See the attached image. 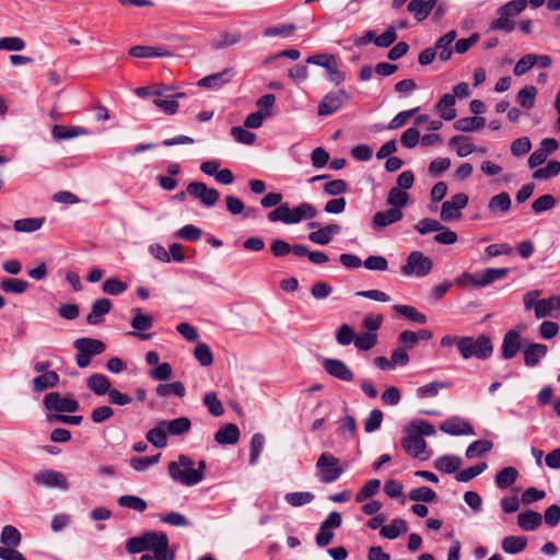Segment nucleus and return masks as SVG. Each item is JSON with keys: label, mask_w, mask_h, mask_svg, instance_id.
<instances>
[{"label": "nucleus", "mask_w": 560, "mask_h": 560, "mask_svg": "<svg viewBox=\"0 0 560 560\" xmlns=\"http://www.w3.org/2000/svg\"><path fill=\"white\" fill-rule=\"evenodd\" d=\"M145 551L154 553V560H175V551L168 547V537L164 532H143Z\"/></svg>", "instance_id": "4"}, {"label": "nucleus", "mask_w": 560, "mask_h": 560, "mask_svg": "<svg viewBox=\"0 0 560 560\" xmlns=\"http://www.w3.org/2000/svg\"><path fill=\"white\" fill-rule=\"evenodd\" d=\"M377 343V335L375 332H361L355 336L354 346L361 351H368Z\"/></svg>", "instance_id": "59"}, {"label": "nucleus", "mask_w": 560, "mask_h": 560, "mask_svg": "<svg viewBox=\"0 0 560 560\" xmlns=\"http://www.w3.org/2000/svg\"><path fill=\"white\" fill-rule=\"evenodd\" d=\"M323 368L325 372L342 382H351L354 378V374L351 369L339 359L326 358L323 360Z\"/></svg>", "instance_id": "17"}, {"label": "nucleus", "mask_w": 560, "mask_h": 560, "mask_svg": "<svg viewBox=\"0 0 560 560\" xmlns=\"http://www.w3.org/2000/svg\"><path fill=\"white\" fill-rule=\"evenodd\" d=\"M306 63L323 67L327 71V78L336 85L345 81L346 74L339 70L337 57L330 54H315L306 59Z\"/></svg>", "instance_id": "7"}, {"label": "nucleus", "mask_w": 560, "mask_h": 560, "mask_svg": "<svg viewBox=\"0 0 560 560\" xmlns=\"http://www.w3.org/2000/svg\"><path fill=\"white\" fill-rule=\"evenodd\" d=\"M456 31L452 30L436 40L433 48L436 49V55L440 58V60L447 61L448 59H451L453 54L451 46L453 42L456 39Z\"/></svg>", "instance_id": "24"}, {"label": "nucleus", "mask_w": 560, "mask_h": 560, "mask_svg": "<svg viewBox=\"0 0 560 560\" xmlns=\"http://www.w3.org/2000/svg\"><path fill=\"white\" fill-rule=\"evenodd\" d=\"M44 405L47 410L55 412L72 413L79 409V404L74 398L62 396L57 392L47 394L44 398Z\"/></svg>", "instance_id": "11"}, {"label": "nucleus", "mask_w": 560, "mask_h": 560, "mask_svg": "<svg viewBox=\"0 0 560 560\" xmlns=\"http://www.w3.org/2000/svg\"><path fill=\"white\" fill-rule=\"evenodd\" d=\"M112 308V302L108 299L102 298L93 302L91 312L86 316V322L90 325H97L102 322V317L107 314Z\"/></svg>", "instance_id": "27"}, {"label": "nucleus", "mask_w": 560, "mask_h": 560, "mask_svg": "<svg viewBox=\"0 0 560 560\" xmlns=\"http://www.w3.org/2000/svg\"><path fill=\"white\" fill-rule=\"evenodd\" d=\"M536 95L537 89L534 85H526L518 91L516 95V101L522 107L530 109L535 104Z\"/></svg>", "instance_id": "51"}, {"label": "nucleus", "mask_w": 560, "mask_h": 560, "mask_svg": "<svg viewBox=\"0 0 560 560\" xmlns=\"http://www.w3.org/2000/svg\"><path fill=\"white\" fill-rule=\"evenodd\" d=\"M485 124L486 119L483 117H464L457 119L453 127L455 130L469 132L482 128Z\"/></svg>", "instance_id": "39"}, {"label": "nucleus", "mask_w": 560, "mask_h": 560, "mask_svg": "<svg viewBox=\"0 0 560 560\" xmlns=\"http://www.w3.org/2000/svg\"><path fill=\"white\" fill-rule=\"evenodd\" d=\"M314 498L315 495L308 491L289 492L284 497L287 503H289L291 506H302L308 504L314 500Z\"/></svg>", "instance_id": "61"}, {"label": "nucleus", "mask_w": 560, "mask_h": 560, "mask_svg": "<svg viewBox=\"0 0 560 560\" xmlns=\"http://www.w3.org/2000/svg\"><path fill=\"white\" fill-rule=\"evenodd\" d=\"M408 498L415 502H433L436 499V493L431 488L422 486L410 490Z\"/></svg>", "instance_id": "53"}, {"label": "nucleus", "mask_w": 560, "mask_h": 560, "mask_svg": "<svg viewBox=\"0 0 560 560\" xmlns=\"http://www.w3.org/2000/svg\"><path fill=\"white\" fill-rule=\"evenodd\" d=\"M511 197L506 191H502L490 198L488 210L493 217L506 214L511 209Z\"/></svg>", "instance_id": "22"}, {"label": "nucleus", "mask_w": 560, "mask_h": 560, "mask_svg": "<svg viewBox=\"0 0 560 560\" xmlns=\"http://www.w3.org/2000/svg\"><path fill=\"white\" fill-rule=\"evenodd\" d=\"M340 226L338 224H328L317 231H313L308 234V240L317 245H327L332 240L334 235L340 233Z\"/></svg>", "instance_id": "25"}, {"label": "nucleus", "mask_w": 560, "mask_h": 560, "mask_svg": "<svg viewBox=\"0 0 560 560\" xmlns=\"http://www.w3.org/2000/svg\"><path fill=\"white\" fill-rule=\"evenodd\" d=\"M404 214L400 209L389 208L384 211H377L372 219L373 229H384L402 219Z\"/></svg>", "instance_id": "20"}, {"label": "nucleus", "mask_w": 560, "mask_h": 560, "mask_svg": "<svg viewBox=\"0 0 560 560\" xmlns=\"http://www.w3.org/2000/svg\"><path fill=\"white\" fill-rule=\"evenodd\" d=\"M493 352V345L489 336L479 335L476 339L464 337L460 347V354L465 360L472 357L479 360H487Z\"/></svg>", "instance_id": "3"}, {"label": "nucleus", "mask_w": 560, "mask_h": 560, "mask_svg": "<svg viewBox=\"0 0 560 560\" xmlns=\"http://www.w3.org/2000/svg\"><path fill=\"white\" fill-rule=\"evenodd\" d=\"M542 522V517L540 513L527 510L517 515V525L526 532H532L537 529Z\"/></svg>", "instance_id": "30"}, {"label": "nucleus", "mask_w": 560, "mask_h": 560, "mask_svg": "<svg viewBox=\"0 0 560 560\" xmlns=\"http://www.w3.org/2000/svg\"><path fill=\"white\" fill-rule=\"evenodd\" d=\"M73 347L77 349L75 363L81 369L89 366L91 359L103 353L106 349L103 341L88 337L74 340Z\"/></svg>", "instance_id": "5"}, {"label": "nucleus", "mask_w": 560, "mask_h": 560, "mask_svg": "<svg viewBox=\"0 0 560 560\" xmlns=\"http://www.w3.org/2000/svg\"><path fill=\"white\" fill-rule=\"evenodd\" d=\"M350 95L343 90L326 94L318 104V115L328 116L337 112Z\"/></svg>", "instance_id": "14"}, {"label": "nucleus", "mask_w": 560, "mask_h": 560, "mask_svg": "<svg viewBox=\"0 0 560 560\" xmlns=\"http://www.w3.org/2000/svg\"><path fill=\"white\" fill-rule=\"evenodd\" d=\"M2 547H18L22 541L19 529L12 525H5L0 535Z\"/></svg>", "instance_id": "41"}, {"label": "nucleus", "mask_w": 560, "mask_h": 560, "mask_svg": "<svg viewBox=\"0 0 560 560\" xmlns=\"http://www.w3.org/2000/svg\"><path fill=\"white\" fill-rule=\"evenodd\" d=\"M317 477L324 483L336 481L343 472L339 459L330 453H323L316 462Z\"/></svg>", "instance_id": "6"}, {"label": "nucleus", "mask_w": 560, "mask_h": 560, "mask_svg": "<svg viewBox=\"0 0 560 560\" xmlns=\"http://www.w3.org/2000/svg\"><path fill=\"white\" fill-rule=\"evenodd\" d=\"M187 194L194 199H198L208 208L213 207L220 198V192L215 188H209L201 182H191L188 184Z\"/></svg>", "instance_id": "12"}, {"label": "nucleus", "mask_w": 560, "mask_h": 560, "mask_svg": "<svg viewBox=\"0 0 560 560\" xmlns=\"http://www.w3.org/2000/svg\"><path fill=\"white\" fill-rule=\"evenodd\" d=\"M488 465L485 462H480L471 467L457 471L455 479L458 482H468L476 478L487 469Z\"/></svg>", "instance_id": "50"}, {"label": "nucleus", "mask_w": 560, "mask_h": 560, "mask_svg": "<svg viewBox=\"0 0 560 560\" xmlns=\"http://www.w3.org/2000/svg\"><path fill=\"white\" fill-rule=\"evenodd\" d=\"M509 271V268H487L480 272L470 273L469 285L475 289L487 287L505 278Z\"/></svg>", "instance_id": "13"}, {"label": "nucleus", "mask_w": 560, "mask_h": 560, "mask_svg": "<svg viewBox=\"0 0 560 560\" xmlns=\"http://www.w3.org/2000/svg\"><path fill=\"white\" fill-rule=\"evenodd\" d=\"M407 529V524L401 518H395L390 524L382 526L380 534L388 539H396L401 532Z\"/></svg>", "instance_id": "47"}, {"label": "nucleus", "mask_w": 560, "mask_h": 560, "mask_svg": "<svg viewBox=\"0 0 560 560\" xmlns=\"http://www.w3.org/2000/svg\"><path fill=\"white\" fill-rule=\"evenodd\" d=\"M560 173V162L550 161L545 167L538 168L533 173V177L539 180H546L557 176Z\"/></svg>", "instance_id": "58"}, {"label": "nucleus", "mask_w": 560, "mask_h": 560, "mask_svg": "<svg viewBox=\"0 0 560 560\" xmlns=\"http://www.w3.org/2000/svg\"><path fill=\"white\" fill-rule=\"evenodd\" d=\"M517 477V469L509 466L498 471L494 480L498 488L506 489L516 481Z\"/></svg>", "instance_id": "40"}, {"label": "nucleus", "mask_w": 560, "mask_h": 560, "mask_svg": "<svg viewBox=\"0 0 560 560\" xmlns=\"http://www.w3.org/2000/svg\"><path fill=\"white\" fill-rule=\"evenodd\" d=\"M156 394L160 397L177 396L184 397L186 394L185 386L182 382L176 381L166 384H159L156 386Z\"/></svg>", "instance_id": "42"}, {"label": "nucleus", "mask_w": 560, "mask_h": 560, "mask_svg": "<svg viewBox=\"0 0 560 560\" xmlns=\"http://www.w3.org/2000/svg\"><path fill=\"white\" fill-rule=\"evenodd\" d=\"M440 430L451 435H474L470 422H440Z\"/></svg>", "instance_id": "31"}, {"label": "nucleus", "mask_w": 560, "mask_h": 560, "mask_svg": "<svg viewBox=\"0 0 560 560\" xmlns=\"http://www.w3.org/2000/svg\"><path fill=\"white\" fill-rule=\"evenodd\" d=\"M147 440L153 446L162 448L167 444V431L161 427L153 428L148 431Z\"/></svg>", "instance_id": "62"}, {"label": "nucleus", "mask_w": 560, "mask_h": 560, "mask_svg": "<svg viewBox=\"0 0 560 560\" xmlns=\"http://www.w3.org/2000/svg\"><path fill=\"white\" fill-rule=\"evenodd\" d=\"M195 359L202 366H210L213 363V353L207 343L200 342L194 350Z\"/></svg>", "instance_id": "57"}, {"label": "nucleus", "mask_w": 560, "mask_h": 560, "mask_svg": "<svg viewBox=\"0 0 560 560\" xmlns=\"http://www.w3.org/2000/svg\"><path fill=\"white\" fill-rule=\"evenodd\" d=\"M202 402L212 417L217 418V417H221L223 415V412H224L223 405L218 399V396L214 392L206 393L202 398Z\"/></svg>", "instance_id": "49"}, {"label": "nucleus", "mask_w": 560, "mask_h": 560, "mask_svg": "<svg viewBox=\"0 0 560 560\" xmlns=\"http://www.w3.org/2000/svg\"><path fill=\"white\" fill-rule=\"evenodd\" d=\"M214 440L221 445H234L240 440V430L234 423L228 422L217 431Z\"/></svg>", "instance_id": "23"}, {"label": "nucleus", "mask_w": 560, "mask_h": 560, "mask_svg": "<svg viewBox=\"0 0 560 560\" xmlns=\"http://www.w3.org/2000/svg\"><path fill=\"white\" fill-rule=\"evenodd\" d=\"M317 214L315 207L303 202L293 209L289 208V224H296L306 219H313Z\"/></svg>", "instance_id": "28"}, {"label": "nucleus", "mask_w": 560, "mask_h": 560, "mask_svg": "<svg viewBox=\"0 0 560 560\" xmlns=\"http://www.w3.org/2000/svg\"><path fill=\"white\" fill-rule=\"evenodd\" d=\"M85 129L82 127H67V126H60L56 125L52 128V137L56 140H68L75 138L78 136L84 135Z\"/></svg>", "instance_id": "46"}, {"label": "nucleus", "mask_w": 560, "mask_h": 560, "mask_svg": "<svg viewBox=\"0 0 560 560\" xmlns=\"http://www.w3.org/2000/svg\"><path fill=\"white\" fill-rule=\"evenodd\" d=\"M436 2L438 0H411L407 4V10L413 15L417 22H422L435 8Z\"/></svg>", "instance_id": "21"}, {"label": "nucleus", "mask_w": 560, "mask_h": 560, "mask_svg": "<svg viewBox=\"0 0 560 560\" xmlns=\"http://www.w3.org/2000/svg\"><path fill=\"white\" fill-rule=\"evenodd\" d=\"M409 200V196L406 191L401 190L398 187H393L387 195V203L392 206L394 209L404 208Z\"/></svg>", "instance_id": "52"}, {"label": "nucleus", "mask_w": 560, "mask_h": 560, "mask_svg": "<svg viewBox=\"0 0 560 560\" xmlns=\"http://www.w3.org/2000/svg\"><path fill=\"white\" fill-rule=\"evenodd\" d=\"M450 145L456 147V153L459 158H465L476 150L475 144L469 142V139L465 136H454L450 140Z\"/></svg>", "instance_id": "45"}, {"label": "nucleus", "mask_w": 560, "mask_h": 560, "mask_svg": "<svg viewBox=\"0 0 560 560\" xmlns=\"http://www.w3.org/2000/svg\"><path fill=\"white\" fill-rule=\"evenodd\" d=\"M45 223V218H25L14 221L13 228L20 233H32L38 231Z\"/></svg>", "instance_id": "37"}, {"label": "nucleus", "mask_w": 560, "mask_h": 560, "mask_svg": "<svg viewBox=\"0 0 560 560\" xmlns=\"http://www.w3.org/2000/svg\"><path fill=\"white\" fill-rule=\"evenodd\" d=\"M265 445V436L261 433H255L250 439L249 465L257 464L260 453Z\"/></svg>", "instance_id": "55"}, {"label": "nucleus", "mask_w": 560, "mask_h": 560, "mask_svg": "<svg viewBox=\"0 0 560 560\" xmlns=\"http://www.w3.org/2000/svg\"><path fill=\"white\" fill-rule=\"evenodd\" d=\"M404 432L406 436L401 440V446L412 457H420L425 452L427 442L408 425L405 427Z\"/></svg>", "instance_id": "16"}, {"label": "nucleus", "mask_w": 560, "mask_h": 560, "mask_svg": "<svg viewBox=\"0 0 560 560\" xmlns=\"http://www.w3.org/2000/svg\"><path fill=\"white\" fill-rule=\"evenodd\" d=\"M86 386L94 394L102 396L109 392L110 383L103 374H93L86 381Z\"/></svg>", "instance_id": "34"}, {"label": "nucleus", "mask_w": 560, "mask_h": 560, "mask_svg": "<svg viewBox=\"0 0 560 560\" xmlns=\"http://www.w3.org/2000/svg\"><path fill=\"white\" fill-rule=\"evenodd\" d=\"M548 348L542 343H530L524 350V362L527 366H536L547 354Z\"/></svg>", "instance_id": "29"}, {"label": "nucleus", "mask_w": 560, "mask_h": 560, "mask_svg": "<svg viewBox=\"0 0 560 560\" xmlns=\"http://www.w3.org/2000/svg\"><path fill=\"white\" fill-rule=\"evenodd\" d=\"M117 502L119 506L131 509L137 512H144L148 508V503L144 499L131 494L119 497Z\"/></svg>", "instance_id": "48"}, {"label": "nucleus", "mask_w": 560, "mask_h": 560, "mask_svg": "<svg viewBox=\"0 0 560 560\" xmlns=\"http://www.w3.org/2000/svg\"><path fill=\"white\" fill-rule=\"evenodd\" d=\"M413 229L421 235L429 234L431 232H438L443 229V224L431 218H423L415 224Z\"/></svg>", "instance_id": "60"}, {"label": "nucleus", "mask_w": 560, "mask_h": 560, "mask_svg": "<svg viewBox=\"0 0 560 560\" xmlns=\"http://www.w3.org/2000/svg\"><path fill=\"white\" fill-rule=\"evenodd\" d=\"M526 7V0H511L501 5L497 11L498 18L490 23V30L511 33L515 27V23L512 19L524 11Z\"/></svg>", "instance_id": "2"}, {"label": "nucleus", "mask_w": 560, "mask_h": 560, "mask_svg": "<svg viewBox=\"0 0 560 560\" xmlns=\"http://www.w3.org/2000/svg\"><path fill=\"white\" fill-rule=\"evenodd\" d=\"M30 284L20 278H4L0 282V290L5 293L22 294L27 291Z\"/></svg>", "instance_id": "36"}, {"label": "nucleus", "mask_w": 560, "mask_h": 560, "mask_svg": "<svg viewBox=\"0 0 560 560\" xmlns=\"http://www.w3.org/2000/svg\"><path fill=\"white\" fill-rule=\"evenodd\" d=\"M130 314V325L133 328V331H129L127 335L137 337L140 340L151 339L152 334H148L147 331L153 327L154 317L151 314L143 313L139 307L131 308Z\"/></svg>", "instance_id": "9"}, {"label": "nucleus", "mask_w": 560, "mask_h": 560, "mask_svg": "<svg viewBox=\"0 0 560 560\" xmlns=\"http://www.w3.org/2000/svg\"><path fill=\"white\" fill-rule=\"evenodd\" d=\"M33 479L38 486L60 488L62 490H67L69 488V483L65 475L52 469L39 470L34 474Z\"/></svg>", "instance_id": "15"}, {"label": "nucleus", "mask_w": 560, "mask_h": 560, "mask_svg": "<svg viewBox=\"0 0 560 560\" xmlns=\"http://www.w3.org/2000/svg\"><path fill=\"white\" fill-rule=\"evenodd\" d=\"M521 334L515 330H509L502 340L501 355L505 360L514 358L521 349Z\"/></svg>", "instance_id": "19"}, {"label": "nucleus", "mask_w": 560, "mask_h": 560, "mask_svg": "<svg viewBox=\"0 0 560 560\" xmlns=\"http://www.w3.org/2000/svg\"><path fill=\"white\" fill-rule=\"evenodd\" d=\"M25 46V40L19 36H7L0 38V50L21 51Z\"/></svg>", "instance_id": "63"}, {"label": "nucleus", "mask_w": 560, "mask_h": 560, "mask_svg": "<svg viewBox=\"0 0 560 560\" xmlns=\"http://www.w3.org/2000/svg\"><path fill=\"white\" fill-rule=\"evenodd\" d=\"M127 283L122 282L117 278H108L102 284L103 291L110 295H119L124 293L127 290Z\"/></svg>", "instance_id": "64"}, {"label": "nucleus", "mask_w": 560, "mask_h": 560, "mask_svg": "<svg viewBox=\"0 0 560 560\" xmlns=\"http://www.w3.org/2000/svg\"><path fill=\"white\" fill-rule=\"evenodd\" d=\"M293 254L298 257H307L315 265H324L329 258L323 252H311L307 246L303 244L293 245Z\"/></svg>", "instance_id": "33"}, {"label": "nucleus", "mask_w": 560, "mask_h": 560, "mask_svg": "<svg viewBox=\"0 0 560 560\" xmlns=\"http://www.w3.org/2000/svg\"><path fill=\"white\" fill-rule=\"evenodd\" d=\"M394 311L399 315L415 322L418 324H425L428 318L423 313L418 312V310L410 305H400L396 304L393 306Z\"/></svg>", "instance_id": "44"}, {"label": "nucleus", "mask_w": 560, "mask_h": 560, "mask_svg": "<svg viewBox=\"0 0 560 560\" xmlns=\"http://www.w3.org/2000/svg\"><path fill=\"white\" fill-rule=\"evenodd\" d=\"M456 101L455 95L450 93L444 94L435 105V109L440 117L444 120L455 119L457 112L455 108Z\"/></svg>", "instance_id": "26"}, {"label": "nucleus", "mask_w": 560, "mask_h": 560, "mask_svg": "<svg viewBox=\"0 0 560 560\" xmlns=\"http://www.w3.org/2000/svg\"><path fill=\"white\" fill-rule=\"evenodd\" d=\"M469 198L464 192L455 194L441 206L440 219L443 222L457 221L462 218V210L467 207Z\"/></svg>", "instance_id": "10"}, {"label": "nucleus", "mask_w": 560, "mask_h": 560, "mask_svg": "<svg viewBox=\"0 0 560 560\" xmlns=\"http://www.w3.org/2000/svg\"><path fill=\"white\" fill-rule=\"evenodd\" d=\"M381 487V481L378 479H370L366 481L363 487L357 492L355 494V501L357 502H364L369 498L376 494Z\"/></svg>", "instance_id": "56"}, {"label": "nucleus", "mask_w": 560, "mask_h": 560, "mask_svg": "<svg viewBox=\"0 0 560 560\" xmlns=\"http://www.w3.org/2000/svg\"><path fill=\"white\" fill-rule=\"evenodd\" d=\"M527 546V538L524 536H506L502 540L504 552L515 555L523 551Z\"/></svg>", "instance_id": "38"}, {"label": "nucleus", "mask_w": 560, "mask_h": 560, "mask_svg": "<svg viewBox=\"0 0 560 560\" xmlns=\"http://www.w3.org/2000/svg\"><path fill=\"white\" fill-rule=\"evenodd\" d=\"M432 269V260L420 250H413L407 257L406 264L401 267L405 276L424 277Z\"/></svg>", "instance_id": "8"}, {"label": "nucleus", "mask_w": 560, "mask_h": 560, "mask_svg": "<svg viewBox=\"0 0 560 560\" xmlns=\"http://www.w3.org/2000/svg\"><path fill=\"white\" fill-rule=\"evenodd\" d=\"M59 376L54 371H48L33 380V388L36 392H43L47 388L56 386Z\"/></svg>", "instance_id": "43"}, {"label": "nucleus", "mask_w": 560, "mask_h": 560, "mask_svg": "<svg viewBox=\"0 0 560 560\" xmlns=\"http://www.w3.org/2000/svg\"><path fill=\"white\" fill-rule=\"evenodd\" d=\"M492 448V442L489 440H477L468 445L466 448V457L471 459L476 456H481Z\"/></svg>", "instance_id": "54"}, {"label": "nucleus", "mask_w": 560, "mask_h": 560, "mask_svg": "<svg viewBox=\"0 0 560 560\" xmlns=\"http://www.w3.org/2000/svg\"><path fill=\"white\" fill-rule=\"evenodd\" d=\"M195 462L191 457L179 454L177 460L168 463L170 477L184 486H195L202 481V475L194 468Z\"/></svg>", "instance_id": "1"}, {"label": "nucleus", "mask_w": 560, "mask_h": 560, "mask_svg": "<svg viewBox=\"0 0 560 560\" xmlns=\"http://www.w3.org/2000/svg\"><path fill=\"white\" fill-rule=\"evenodd\" d=\"M241 39L242 36L240 32H222L219 34L218 38L212 40L211 47L214 50L224 49L238 44Z\"/></svg>", "instance_id": "35"}, {"label": "nucleus", "mask_w": 560, "mask_h": 560, "mask_svg": "<svg viewBox=\"0 0 560 560\" xmlns=\"http://www.w3.org/2000/svg\"><path fill=\"white\" fill-rule=\"evenodd\" d=\"M235 75V71L233 68H226L220 72L209 74L203 77L198 81V86L209 89V90H219L229 82L232 81V79Z\"/></svg>", "instance_id": "18"}, {"label": "nucleus", "mask_w": 560, "mask_h": 560, "mask_svg": "<svg viewBox=\"0 0 560 560\" xmlns=\"http://www.w3.org/2000/svg\"><path fill=\"white\" fill-rule=\"evenodd\" d=\"M462 459L457 456L444 455L435 459L434 467L444 474H457Z\"/></svg>", "instance_id": "32"}]
</instances>
